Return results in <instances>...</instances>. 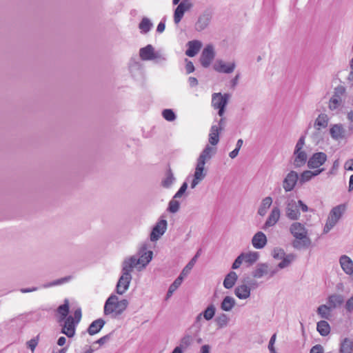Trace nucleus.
<instances>
[{"label":"nucleus","instance_id":"f257e3e1","mask_svg":"<svg viewBox=\"0 0 353 353\" xmlns=\"http://www.w3.org/2000/svg\"><path fill=\"white\" fill-rule=\"evenodd\" d=\"M57 312L59 314L57 322L61 327V333L66 335L68 338L73 337L77 325L74 322L72 316L68 315L70 312L68 299H65L64 300V303L57 307Z\"/></svg>","mask_w":353,"mask_h":353},{"label":"nucleus","instance_id":"f03ea898","mask_svg":"<svg viewBox=\"0 0 353 353\" xmlns=\"http://www.w3.org/2000/svg\"><path fill=\"white\" fill-rule=\"evenodd\" d=\"M290 232L295 238L292 243L294 248L301 250L307 248L311 245L312 241L307 236V230L304 225L299 222H294L290 227Z\"/></svg>","mask_w":353,"mask_h":353},{"label":"nucleus","instance_id":"7ed1b4c3","mask_svg":"<svg viewBox=\"0 0 353 353\" xmlns=\"http://www.w3.org/2000/svg\"><path fill=\"white\" fill-rule=\"evenodd\" d=\"M129 303L127 299L119 301L115 294H111L106 300L104 305V314H112L114 317L121 314L128 307Z\"/></svg>","mask_w":353,"mask_h":353},{"label":"nucleus","instance_id":"20e7f679","mask_svg":"<svg viewBox=\"0 0 353 353\" xmlns=\"http://www.w3.org/2000/svg\"><path fill=\"white\" fill-rule=\"evenodd\" d=\"M153 252L147 250V245H143L139 249L137 255H133L123 261L128 265L129 268H134L138 265L145 268L152 260Z\"/></svg>","mask_w":353,"mask_h":353},{"label":"nucleus","instance_id":"39448f33","mask_svg":"<svg viewBox=\"0 0 353 353\" xmlns=\"http://www.w3.org/2000/svg\"><path fill=\"white\" fill-rule=\"evenodd\" d=\"M133 268H129L124 261L122 263V275L119 279L116 285V292L118 294H123L129 288L132 280L131 272Z\"/></svg>","mask_w":353,"mask_h":353},{"label":"nucleus","instance_id":"423d86ee","mask_svg":"<svg viewBox=\"0 0 353 353\" xmlns=\"http://www.w3.org/2000/svg\"><path fill=\"white\" fill-rule=\"evenodd\" d=\"M212 19V12L209 9H205L199 14L194 24V29L197 32H201L206 29Z\"/></svg>","mask_w":353,"mask_h":353},{"label":"nucleus","instance_id":"0eeeda50","mask_svg":"<svg viewBox=\"0 0 353 353\" xmlns=\"http://www.w3.org/2000/svg\"><path fill=\"white\" fill-rule=\"evenodd\" d=\"M285 212L286 217L292 221L299 220L301 216L299 205L294 199H288L285 202Z\"/></svg>","mask_w":353,"mask_h":353},{"label":"nucleus","instance_id":"6e6552de","mask_svg":"<svg viewBox=\"0 0 353 353\" xmlns=\"http://www.w3.org/2000/svg\"><path fill=\"white\" fill-rule=\"evenodd\" d=\"M177 5L174 12V22L175 24H178L181 21L185 12L193 7V4L190 0H182Z\"/></svg>","mask_w":353,"mask_h":353},{"label":"nucleus","instance_id":"1a4fd4ad","mask_svg":"<svg viewBox=\"0 0 353 353\" xmlns=\"http://www.w3.org/2000/svg\"><path fill=\"white\" fill-rule=\"evenodd\" d=\"M215 57L213 46L208 45L202 51L199 61L203 68H208Z\"/></svg>","mask_w":353,"mask_h":353},{"label":"nucleus","instance_id":"9d476101","mask_svg":"<svg viewBox=\"0 0 353 353\" xmlns=\"http://www.w3.org/2000/svg\"><path fill=\"white\" fill-rule=\"evenodd\" d=\"M167 221L165 219H160L154 226L150 233V240L152 241H157L166 231Z\"/></svg>","mask_w":353,"mask_h":353},{"label":"nucleus","instance_id":"9b49d317","mask_svg":"<svg viewBox=\"0 0 353 353\" xmlns=\"http://www.w3.org/2000/svg\"><path fill=\"white\" fill-rule=\"evenodd\" d=\"M298 181L299 182L298 173L292 170L285 177L283 188L285 192H290L294 188Z\"/></svg>","mask_w":353,"mask_h":353},{"label":"nucleus","instance_id":"f8f14e48","mask_svg":"<svg viewBox=\"0 0 353 353\" xmlns=\"http://www.w3.org/2000/svg\"><path fill=\"white\" fill-rule=\"evenodd\" d=\"M327 160V154L323 152H316L309 159L307 167L310 169L319 168Z\"/></svg>","mask_w":353,"mask_h":353},{"label":"nucleus","instance_id":"ddd939ff","mask_svg":"<svg viewBox=\"0 0 353 353\" xmlns=\"http://www.w3.org/2000/svg\"><path fill=\"white\" fill-rule=\"evenodd\" d=\"M280 214V209L278 207H274L263 225L262 229L265 230L270 227L274 225L279 220Z\"/></svg>","mask_w":353,"mask_h":353},{"label":"nucleus","instance_id":"4468645a","mask_svg":"<svg viewBox=\"0 0 353 353\" xmlns=\"http://www.w3.org/2000/svg\"><path fill=\"white\" fill-rule=\"evenodd\" d=\"M235 66L236 65L234 62L226 63L222 60H217L214 64L213 68L218 72L230 74L234 70Z\"/></svg>","mask_w":353,"mask_h":353},{"label":"nucleus","instance_id":"2eb2a0df","mask_svg":"<svg viewBox=\"0 0 353 353\" xmlns=\"http://www.w3.org/2000/svg\"><path fill=\"white\" fill-rule=\"evenodd\" d=\"M230 95L228 94H221V93H214L212 95V103L214 109L219 108H225Z\"/></svg>","mask_w":353,"mask_h":353},{"label":"nucleus","instance_id":"dca6fc26","mask_svg":"<svg viewBox=\"0 0 353 353\" xmlns=\"http://www.w3.org/2000/svg\"><path fill=\"white\" fill-rule=\"evenodd\" d=\"M345 204L343 203L338 205L331 210L328 219L332 220L334 223H337V222L341 219L342 215L345 213Z\"/></svg>","mask_w":353,"mask_h":353},{"label":"nucleus","instance_id":"f3484780","mask_svg":"<svg viewBox=\"0 0 353 353\" xmlns=\"http://www.w3.org/2000/svg\"><path fill=\"white\" fill-rule=\"evenodd\" d=\"M267 237L263 232H257L252 239V244L256 249H263L267 244Z\"/></svg>","mask_w":353,"mask_h":353},{"label":"nucleus","instance_id":"a211bd4d","mask_svg":"<svg viewBox=\"0 0 353 353\" xmlns=\"http://www.w3.org/2000/svg\"><path fill=\"white\" fill-rule=\"evenodd\" d=\"M188 49L185 54L188 57H193L200 51L202 47V43L199 40H192L187 43Z\"/></svg>","mask_w":353,"mask_h":353},{"label":"nucleus","instance_id":"6ab92c4d","mask_svg":"<svg viewBox=\"0 0 353 353\" xmlns=\"http://www.w3.org/2000/svg\"><path fill=\"white\" fill-rule=\"evenodd\" d=\"M345 129L341 123L334 124L330 129V134L331 137L334 140L343 139L345 137Z\"/></svg>","mask_w":353,"mask_h":353},{"label":"nucleus","instance_id":"aec40b11","mask_svg":"<svg viewBox=\"0 0 353 353\" xmlns=\"http://www.w3.org/2000/svg\"><path fill=\"white\" fill-rule=\"evenodd\" d=\"M339 262L341 268L347 274H352L353 273V261L349 256L346 255L341 256Z\"/></svg>","mask_w":353,"mask_h":353},{"label":"nucleus","instance_id":"412c9836","mask_svg":"<svg viewBox=\"0 0 353 353\" xmlns=\"http://www.w3.org/2000/svg\"><path fill=\"white\" fill-rule=\"evenodd\" d=\"M153 55H154V48L150 44L139 50L140 58L143 61L154 60Z\"/></svg>","mask_w":353,"mask_h":353},{"label":"nucleus","instance_id":"4be33fe9","mask_svg":"<svg viewBox=\"0 0 353 353\" xmlns=\"http://www.w3.org/2000/svg\"><path fill=\"white\" fill-rule=\"evenodd\" d=\"M105 321L102 319H98L92 321L88 328V332L90 335H94L99 333L103 327Z\"/></svg>","mask_w":353,"mask_h":353},{"label":"nucleus","instance_id":"5701e85b","mask_svg":"<svg viewBox=\"0 0 353 353\" xmlns=\"http://www.w3.org/2000/svg\"><path fill=\"white\" fill-rule=\"evenodd\" d=\"M197 336H194L193 330L190 332L189 329L183 337L181 339L179 347H181L182 350L188 348L190 345H192L194 339H196Z\"/></svg>","mask_w":353,"mask_h":353},{"label":"nucleus","instance_id":"b1692460","mask_svg":"<svg viewBox=\"0 0 353 353\" xmlns=\"http://www.w3.org/2000/svg\"><path fill=\"white\" fill-rule=\"evenodd\" d=\"M234 294L239 299H246L250 296V288L245 284L239 285L234 289Z\"/></svg>","mask_w":353,"mask_h":353},{"label":"nucleus","instance_id":"393cba45","mask_svg":"<svg viewBox=\"0 0 353 353\" xmlns=\"http://www.w3.org/2000/svg\"><path fill=\"white\" fill-rule=\"evenodd\" d=\"M294 165L295 168H300L305 165L307 161V154L305 151L299 150L296 152V150H294Z\"/></svg>","mask_w":353,"mask_h":353},{"label":"nucleus","instance_id":"a878e982","mask_svg":"<svg viewBox=\"0 0 353 353\" xmlns=\"http://www.w3.org/2000/svg\"><path fill=\"white\" fill-rule=\"evenodd\" d=\"M238 279L237 274L234 271H230L228 274H226L223 285L225 289H231L235 285Z\"/></svg>","mask_w":353,"mask_h":353},{"label":"nucleus","instance_id":"bb28decb","mask_svg":"<svg viewBox=\"0 0 353 353\" xmlns=\"http://www.w3.org/2000/svg\"><path fill=\"white\" fill-rule=\"evenodd\" d=\"M344 303V296L342 294H334L328 296L327 303L331 308H336Z\"/></svg>","mask_w":353,"mask_h":353},{"label":"nucleus","instance_id":"cd10ccee","mask_svg":"<svg viewBox=\"0 0 353 353\" xmlns=\"http://www.w3.org/2000/svg\"><path fill=\"white\" fill-rule=\"evenodd\" d=\"M268 273V265L265 263H258L256 269L252 272L254 278L260 279Z\"/></svg>","mask_w":353,"mask_h":353},{"label":"nucleus","instance_id":"c85d7f7f","mask_svg":"<svg viewBox=\"0 0 353 353\" xmlns=\"http://www.w3.org/2000/svg\"><path fill=\"white\" fill-rule=\"evenodd\" d=\"M353 341L349 338L343 339L340 343L339 353H352Z\"/></svg>","mask_w":353,"mask_h":353},{"label":"nucleus","instance_id":"c756f323","mask_svg":"<svg viewBox=\"0 0 353 353\" xmlns=\"http://www.w3.org/2000/svg\"><path fill=\"white\" fill-rule=\"evenodd\" d=\"M272 203V199L270 196L265 197L258 209V214L263 216L267 213L268 210L270 208Z\"/></svg>","mask_w":353,"mask_h":353},{"label":"nucleus","instance_id":"7c9ffc66","mask_svg":"<svg viewBox=\"0 0 353 353\" xmlns=\"http://www.w3.org/2000/svg\"><path fill=\"white\" fill-rule=\"evenodd\" d=\"M236 304L235 299L230 296H226L221 303V308L223 311L229 312L234 307Z\"/></svg>","mask_w":353,"mask_h":353},{"label":"nucleus","instance_id":"2f4dec72","mask_svg":"<svg viewBox=\"0 0 353 353\" xmlns=\"http://www.w3.org/2000/svg\"><path fill=\"white\" fill-rule=\"evenodd\" d=\"M316 330L320 335L322 336H326L330 332V326L326 321L321 320L317 323Z\"/></svg>","mask_w":353,"mask_h":353},{"label":"nucleus","instance_id":"473e14b6","mask_svg":"<svg viewBox=\"0 0 353 353\" xmlns=\"http://www.w3.org/2000/svg\"><path fill=\"white\" fill-rule=\"evenodd\" d=\"M219 131L218 125H213L210 128L209 134V142L213 145H216L219 141Z\"/></svg>","mask_w":353,"mask_h":353},{"label":"nucleus","instance_id":"72a5a7b5","mask_svg":"<svg viewBox=\"0 0 353 353\" xmlns=\"http://www.w3.org/2000/svg\"><path fill=\"white\" fill-rule=\"evenodd\" d=\"M204 166L205 164L199 162L196 163L195 171L193 176L194 178H195L196 179H199L201 181L204 179L207 174V171L205 170Z\"/></svg>","mask_w":353,"mask_h":353},{"label":"nucleus","instance_id":"f704fd0d","mask_svg":"<svg viewBox=\"0 0 353 353\" xmlns=\"http://www.w3.org/2000/svg\"><path fill=\"white\" fill-rule=\"evenodd\" d=\"M212 148L207 145L205 148L203 149V150L200 154L197 162L201 163L203 164H205L206 160H209L212 157Z\"/></svg>","mask_w":353,"mask_h":353},{"label":"nucleus","instance_id":"c9c22d12","mask_svg":"<svg viewBox=\"0 0 353 353\" xmlns=\"http://www.w3.org/2000/svg\"><path fill=\"white\" fill-rule=\"evenodd\" d=\"M241 254L243 255V261L249 265H252L259 258V254L257 252H242Z\"/></svg>","mask_w":353,"mask_h":353},{"label":"nucleus","instance_id":"e433bc0d","mask_svg":"<svg viewBox=\"0 0 353 353\" xmlns=\"http://www.w3.org/2000/svg\"><path fill=\"white\" fill-rule=\"evenodd\" d=\"M328 124V117L325 114H320L314 122V127L317 130H320V128H326Z\"/></svg>","mask_w":353,"mask_h":353},{"label":"nucleus","instance_id":"4c0bfd02","mask_svg":"<svg viewBox=\"0 0 353 353\" xmlns=\"http://www.w3.org/2000/svg\"><path fill=\"white\" fill-rule=\"evenodd\" d=\"M152 27V23L147 17H143L139 24V28L143 34L148 33Z\"/></svg>","mask_w":353,"mask_h":353},{"label":"nucleus","instance_id":"58836bf2","mask_svg":"<svg viewBox=\"0 0 353 353\" xmlns=\"http://www.w3.org/2000/svg\"><path fill=\"white\" fill-rule=\"evenodd\" d=\"M202 316H203V314H201V312L200 314H199L196 319H195V321L193 323V325L190 327V332L192 330L194 331V336H198L199 335V333L201 331V321L202 319Z\"/></svg>","mask_w":353,"mask_h":353},{"label":"nucleus","instance_id":"ea45409f","mask_svg":"<svg viewBox=\"0 0 353 353\" xmlns=\"http://www.w3.org/2000/svg\"><path fill=\"white\" fill-rule=\"evenodd\" d=\"M330 307L327 305H321L317 308V314L322 318L325 319H329L330 316Z\"/></svg>","mask_w":353,"mask_h":353},{"label":"nucleus","instance_id":"a19ab883","mask_svg":"<svg viewBox=\"0 0 353 353\" xmlns=\"http://www.w3.org/2000/svg\"><path fill=\"white\" fill-rule=\"evenodd\" d=\"M175 181V178L174 177L173 173L170 168L166 172V177L162 181L161 185L163 187L169 188L174 181Z\"/></svg>","mask_w":353,"mask_h":353},{"label":"nucleus","instance_id":"79ce46f5","mask_svg":"<svg viewBox=\"0 0 353 353\" xmlns=\"http://www.w3.org/2000/svg\"><path fill=\"white\" fill-rule=\"evenodd\" d=\"M216 312V307L214 305L211 304L208 305L206 309L201 312L203 314V318L206 321L211 320L215 315Z\"/></svg>","mask_w":353,"mask_h":353},{"label":"nucleus","instance_id":"37998d69","mask_svg":"<svg viewBox=\"0 0 353 353\" xmlns=\"http://www.w3.org/2000/svg\"><path fill=\"white\" fill-rule=\"evenodd\" d=\"M295 256L292 254H289L285 255L282 261L277 265L278 268L279 269H283L287 267H288L292 261L294 259Z\"/></svg>","mask_w":353,"mask_h":353},{"label":"nucleus","instance_id":"c03bdc74","mask_svg":"<svg viewBox=\"0 0 353 353\" xmlns=\"http://www.w3.org/2000/svg\"><path fill=\"white\" fill-rule=\"evenodd\" d=\"M180 208V203L176 199H174V197L170 201L168 207V211L170 213H176L179 211Z\"/></svg>","mask_w":353,"mask_h":353},{"label":"nucleus","instance_id":"a18cd8bd","mask_svg":"<svg viewBox=\"0 0 353 353\" xmlns=\"http://www.w3.org/2000/svg\"><path fill=\"white\" fill-rule=\"evenodd\" d=\"M216 321L219 327H223L228 325L229 318L227 314H221L216 319Z\"/></svg>","mask_w":353,"mask_h":353},{"label":"nucleus","instance_id":"49530a36","mask_svg":"<svg viewBox=\"0 0 353 353\" xmlns=\"http://www.w3.org/2000/svg\"><path fill=\"white\" fill-rule=\"evenodd\" d=\"M39 341V334L26 342V346L33 353Z\"/></svg>","mask_w":353,"mask_h":353},{"label":"nucleus","instance_id":"de8ad7c7","mask_svg":"<svg viewBox=\"0 0 353 353\" xmlns=\"http://www.w3.org/2000/svg\"><path fill=\"white\" fill-rule=\"evenodd\" d=\"M72 277L70 276H67L57 280L53 281L52 282L50 283L49 284H47L45 285V287H51L54 285H62L63 283H65L71 280Z\"/></svg>","mask_w":353,"mask_h":353},{"label":"nucleus","instance_id":"09e8293b","mask_svg":"<svg viewBox=\"0 0 353 353\" xmlns=\"http://www.w3.org/2000/svg\"><path fill=\"white\" fill-rule=\"evenodd\" d=\"M162 115L163 118L168 121H172L176 119V114L172 109L163 110Z\"/></svg>","mask_w":353,"mask_h":353},{"label":"nucleus","instance_id":"8fccbe9b","mask_svg":"<svg viewBox=\"0 0 353 353\" xmlns=\"http://www.w3.org/2000/svg\"><path fill=\"white\" fill-rule=\"evenodd\" d=\"M196 261V256H194L189 261V263L185 265V267L183 269L182 272H181V274L183 276H185L189 273V272L191 270V269L193 268Z\"/></svg>","mask_w":353,"mask_h":353},{"label":"nucleus","instance_id":"3c124183","mask_svg":"<svg viewBox=\"0 0 353 353\" xmlns=\"http://www.w3.org/2000/svg\"><path fill=\"white\" fill-rule=\"evenodd\" d=\"M313 177L310 174V170H305L301 173L300 177L299 176V183L303 185V183L309 181Z\"/></svg>","mask_w":353,"mask_h":353},{"label":"nucleus","instance_id":"603ef678","mask_svg":"<svg viewBox=\"0 0 353 353\" xmlns=\"http://www.w3.org/2000/svg\"><path fill=\"white\" fill-rule=\"evenodd\" d=\"M340 105V99L339 96H333L330 99L329 102V108L331 110H336Z\"/></svg>","mask_w":353,"mask_h":353},{"label":"nucleus","instance_id":"864d4df0","mask_svg":"<svg viewBox=\"0 0 353 353\" xmlns=\"http://www.w3.org/2000/svg\"><path fill=\"white\" fill-rule=\"evenodd\" d=\"M184 276L180 274L179 276L170 285L169 288L175 292L178 289V288L181 285Z\"/></svg>","mask_w":353,"mask_h":353},{"label":"nucleus","instance_id":"5fc2aeb1","mask_svg":"<svg viewBox=\"0 0 353 353\" xmlns=\"http://www.w3.org/2000/svg\"><path fill=\"white\" fill-rule=\"evenodd\" d=\"M283 249L275 248L272 252V256L275 259H282L285 256Z\"/></svg>","mask_w":353,"mask_h":353},{"label":"nucleus","instance_id":"6e6d98bb","mask_svg":"<svg viewBox=\"0 0 353 353\" xmlns=\"http://www.w3.org/2000/svg\"><path fill=\"white\" fill-rule=\"evenodd\" d=\"M188 188V183L186 181L183 182L179 189V190L175 193L174 195V199H179L181 198L183 194L185 192L186 190Z\"/></svg>","mask_w":353,"mask_h":353},{"label":"nucleus","instance_id":"4d7b16f0","mask_svg":"<svg viewBox=\"0 0 353 353\" xmlns=\"http://www.w3.org/2000/svg\"><path fill=\"white\" fill-rule=\"evenodd\" d=\"M114 333V331H112L109 334L101 337L97 341H95V343H98L100 345H104L105 343H107L110 339H111L112 334Z\"/></svg>","mask_w":353,"mask_h":353},{"label":"nucleus","instance_id":"13d9d810","mask_svg":"<svg viewBox=\"0 0 353 353\" xmlns=\"http://www.w3.org/2000/svg\"><path fill=\"white\" fill-rule=\"evenodd\" d=\"M345 309L347 312H353V294L346 301Z\"/></svg>","mask_w":353,"mask_h":353},{"label":"nucleus","instance_id":"bf43d9fd","mask_svg":"<svg viewBox=\"0 0 353 353\" xmlns=\"http://www.w3.org/2000/svg\"><path fill=\"white\" fill-rule=\"evenodd\" d=\"M243 261V255L240 254L234 260V263L232 265V269L236 270L238 269L240 265L242 264Z\"/></svg>","mask_w":353,"mask_h":353},{"label":"nucleus","instance_id":"052dcab7","mask_svg":"<svg viewBox=\"0 0 353 353\" xmlns=\"http://www.w3.org/2000/svg\"><path fill=\"white\" fill-rule=\"evenodd\" d=\"M81 316H82L81 309L80 307L77 308L74 312V316H72L73 321L77 325H78L79 323L80 322V321L81 319Z\"/></svg>","mask_w":353,"mask_h":353},{"label":"nucleus","instance_id":"680f3d73","mask_svg":"<svg viewBox=\"0 0 353 353\" xmlns=\"http://www.w3.org/2000/svg\"><path fill=\"white\" fill-rule=\"evenodd\" d=\"M336 224V223H334L332 220H330V219H327V220L326 221V223L325 225L324 229H323V232L325 233H327L328 232H330L333 228V227Z\"/></svg>","mask_w":353,"mask_h":353},{"label":"nucleus","instance_id":"e2e57ef3","mask_svg":"<svg viewBox=\"0 0 353 353\" xmlns=\"http://www.w3.org/2000/svg\"><path fill=\"white\" fill-rule=\"evenodd\" d=\"M186 65H185V70L187 74H190L194 71V66L193 63L191 61H189L188 59H185Z\"/></svg>","mask_w":353,"mask_h":353},{"label":"nucleus","instance_id":"0e129e2a","mask_svg":"<svg viewBox=\"0 0 353 353\" xmlns=\"http://www.w3.org/2000/svg\"><path fill=\"white\" fill-rule=\"evenodd\" d=\"M275 340H276V334H274L271 336L270 340L269 341V344H268V349H269L270 353H276V351H275V349L274 347Z\"/></svg>","mask_w":353,"mask_h":353},{"label":"nucleus","instance_id":"69168bd1","mask_svg":"<svg viewBox=\"0 0 353 353\" xmlns=\"http://www.w3.org/2000/svg\"><path fill=\"white\" fill-rule=\"evenodd\" d=\"M304 144H305V137L301 136L296 144L294 150H296V152L299 150H302V148H303Z\"/></svg>","mask_w":353,"mask_h":353},{"label":"nucleus","instance_id":"338daca9","mask_svg":"<svg viewBox=\"0 0 353 353\" xmlns=\"http://www.w3.org/2000/svg\"><path fill=\"white\" fill-rule=\"evenodd\" d=\"M323 352L324 350L323 346L321 345L317 344L311 348L310 353H323Z\"/></svg>","mask_w":353,"mask_h":353},{"label":"nucleus","instance_id":"774afa93","mask_svg":"<svg viewBox=\"0 0 353 353\" xmlns=\"http://www.w3.org/2000/svg\"><path fill=\"white\" fill-rule=\"evenodd\" d=\"M344 168L347 170L353 171V159L347 160L345 163Z\"/></svg>","mask_w":353,"mask_h":353}]
</instances>
